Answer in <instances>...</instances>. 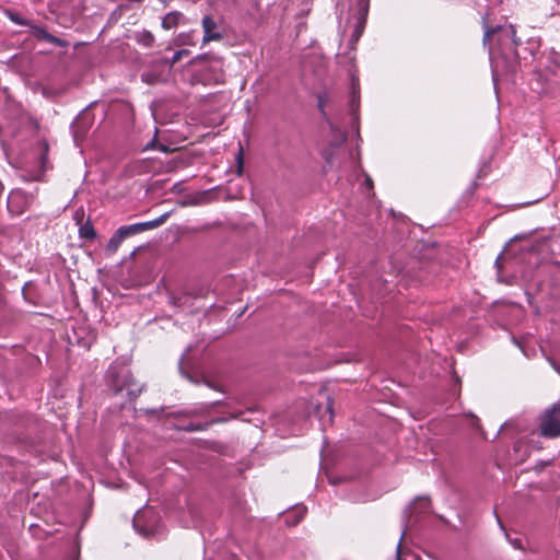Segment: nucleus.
<instances>
[{"mask_svg": "<svg viewBox=\"0 0 560 560\" xmlns=\"http://www.w3.org/2000/svg\"><path fill=\"white\" fill-rule=\"evenodd\" d=\"M492 38L495 39L497 47L490 48L489 58L492 68V79L494 86L501 70L513 72L518 65L517 46L521 40L516 38V30L513 25L487 27L483 35V45L486 46Z\"/></svg>", "mask_w": 560, "mask_h": 560, "instance_id": "nucleus-1", "label": "nucleus"}, {"mask_svg": "<svg viewBox=\"0 0 560 560\" xmlns=\"http://www.w3.org/2000/svg\"><path fill=\"white\" fill-rule=\"evenodd\" d=\"M107 377L114 394L126 397L128 401L135 400L142 392V385L133 380L126 365H110Z\"/></svg>", "mask_w": 560, "mask_h": 560, "instance_id": "nucleus-2", "label": "nucleus"}, {"mask_svg": "<svg viewBox=\"0 0 560 560\" xmlns=\"http://www.w3.org/2000/svg\"><path fill=\"white\" fill-rule=\"evenodd\" d=\"M133 528L143 537H156L162 534L160 518L151 508L138 510L132 520Z\"/></svg>", "mask_w": 560, "mask_h": 560, "instance_id": "nucleus-3", "label": "nucleus"}, {"mask_svg": "<svg viewBox=\"0 0 560 560\" xmlns=\"http://www.w3.org/2000/svg\"><path fill=\"white\" fill-rule=\"evenodd\" d=\"M540 434L545 438L560 436V404L546 409L540 419Z\"/></svg>", "mask_w": 560, "mask_h": 560, "instance_id": "nucleus-4", "label": "nucleus"}, {"mask_svg": "<svg viewBox=\"0 0 560 560\" xmlns=\"http://www.w3.org/2000/svg\"><path fill=\"white\" fill-rule=\"evenodd\" d=\"M202 30V44H207L213 40H221L223 38V33L220 31L218 23L210 15L203 16Z\"/></svg>", "mask_w": 560, "mask_h": 560, "instance_id": "nucleus-5", "label": "nucleus"}, {"mask_svg": "<svg viewBox=\"0 0 560 560\" xmlns=\"http://www.w3.org/2000/svg\"><path fill=\"white\" fill-rule=\"evenodd\" d=\"M194 296L186 291L173 292L168 296V303L179 310L190 307L192 305Z\"/></svg>", "mask_w": 560, "mask_h": 560, "instance_id": "nucleus-6", "label": "nucleus"}, {"mask_svg": "<svg viewBox=\"0 0 560 560\" xmlns=\"http://www.w3.org/2000/svg\"><path fill=\"white\" fill-rule=\"evenodd\" d=\"M369 2H370V0H357V4L359 8V22H358V25L355 26L353 34H352L353 42H357L363 32L365 19H366L368 11H369Z\"/></svg>", "mask_w": 560, "mask_h": 560, "instance_id": "nucleus-7", "label": "nucleus"}, {"mask_svg": "<svg viewBox=\"0 0 560 560\" xmlns=\"http://www.w3.org/2000/svg\"><path fill=\"white\" fill-rule=\"evenodd\" d=\"M31 30L34 37H36L39 40H45L59 47H65L67 45L65 40L48 33L45 28L40 26L31 25Z\"/></svg>", "mask_w": 560, "mask_h": 560, "instance_id": "nucleus-8", "label": "nucleus"}, {"mask_svg": "<svg viewBox=\"0 0 560 560\" xmlns=\"http://www.w3.org/2000/svg\"><path fill=\"white\" fill-rule=\"evenodd\" d=\"M306 508L304 505H295L284 515V522L288 526H296L305 516Z\"/></svg>", "mask_w": 560, "mask_h": 560, "instance_id": "nucleus-9", "label": "nucleus"}, {"mask_svg": "<svg viewBox=\"0 0 560 560\" xmlns=\"http://www.w3.org/2000/svg\"><path fill=\"white\" fill-rule=\"evenodd\" d=\"M359 100H360L359 81L354 75H352L351 77L350 107H351L352 119L354 121L358 120L357 109L359 106Z\"/></svg>", "mask_w": 560, "mask_h": 560, "instance_id": "nucleus-10", "label": "nucleus"}, {"mask_svg": "<svg viewBox=\"0 0 560 560\" xmlns=\"http://www.w3.org/2000/svg\"><path fill=\"white\" fill-rule=\"evenodd\" d=\"M334 422L332 401L328 398L325 410L319 415V424L323 430L330 427Z\"/></svg>", "mask_w": 560, "mask_h": 560, "instance_id": "nucleus-11", "label": "nucleus"}, {"mask_svg": "<svg viewBox=\"0 0 560 560\" xmlns=\"http://www.w3.org/2000/svg\"><path fill=\"white\" fill-rule=\"evenodd\" d=\"M168 217L170 212H165L154 220L138 222L140 233L161 226L167 220Z\"/></svg>", "mask_w": 560, "mask_h": 560, "instance_id": "nucleus-12", "label": "nucleus"}, {"mask_svg": "<svg viewBox=\"0 0 560 560\" xmlns=\"http://www.w3.org/2000/svg\"><path fill=\"white\" fill-rule=\"evenodd\" d=\"M183 18L184 15L180 12H168L162 20V27L165 30H172L179 24Z\"/></svg>", "mask_w": 560, "mask_h": 560, "instance_id": "nucleus-13", "label": "nucleus"}, {"mask_svg": "<svg viewBox=\"0 0 560 560\" xmlns=\"http://www.w3.org/2000/svg\"><path fill=\"white\" fill-rule=\"evenodd\" d=\"M125 240V237L122 236V234L120 233L119 230H117L113 235L112 237L109 238L108 243H107V246H106V249L110 253V254H114L117 252V249L119 248L120 244L122 243V241Z\"/></svg>", "mask_w": 560, "mask_h": 560, "instance_id": "nucleus-14", "label": "nucleus"}, {"mask_svg": "<svg viewBox=\"0 0 560 560\" xmlns=\"http://www.w3.org/2000/svg\"><path fill=\"white\" fill-rule=\"evenodd\" d=\"M79 235L81 238L92 241L96 237V232L94 226L90 222H86L79 228Z\"/></svg>", "mask_w": 560, "mask_h": 560, "instance_id": "nucleus-15", "label": "nucleus"}, {"mask_svg": "<svg viewBox=\"0 0 560 560\" xmlns=\"http://www.w3.org/2000/svg\"><path fill=\"white\" fill-rule=\"evenodd\" d=\"M5 16L11 21L13 22L14 24H18V25H22V26H31L32 24L26 20L24 19L20 13H18L16 11H12V10H7L5 11Z\"/></svg>", "mask_w": 560, "mask_h": 560, "instance_id": "nucleus-16", "label": "nucleus"}, {"mask_svg": "<svg viewBox=\"0 0 560 560\" xmlns=\"http://www.w3.org/2000/svg\"><path fill=\"white\" fill-rule=\"evenodd\" d=\"M137 42L144 47H151L154 43V36L149 31H142L137 34Z\"/></svg>", "mask_w": 560, "mask_h": 560, "instance_id": "nucleus-17", "label": "nucleus"}, {"mask_svg": "<svg viewBox=\"0 0 560 560\" xmlns=\"http://www.w3.org/2000/svg\"><path fill=\"white\" fill-rule=\"evenodd\" d=\"M118 230L120 231V233L122 234V236L125 238L140 233L138 223H133L130 225H122Z\"/></svg>", "mask_w": 560, "mask_h": 560, "instance_id": "nucleus-18", "label": "nucleus"}, {"mask_svg": "<svg viewBox=\"0 0 560 560\" xmlns=\"http://www.w3.org/2000/svg\"><path fill=\"white\" fill-rule=\"evenodd\" d=\"M175 43L176 45H194V32L180 33Z\"/></svg>", "mask_w": 560, "mask_h": 560, "instance_id": "nucleus-19", "label": "nucleus"}, {"mask_svg": "<svg viewBox=\"0 0 560 560\" xmlns=\"http://www.w3.org/2000/svg\"><path fill=\"white\" fill-rule=\"evenodd\" d=\"M331 131L334 132V137H335L332 145H336V147L341 145L347 139L346 133L332 126H331Z\"/></svg>", "mask_w": 560, "mask_h": 560, "instance_id": "nucleus-20", "label": "nucleus"}, {"mask_svg": "<svg viewBox=\"0 0 560 560\" xmlns=\"http://www.w3.org/2000/svg\"><path fill=\"white\" fill-rule=\"evenodd\" d=\"M21 198L20 192H11L8 198V208L11 212H20L14 209L15 202Z\"/></svg>", "mask_w": 560, "mask_h": 560, "instance_id": "nucleus-21", "label": "nucleus"}, {"mask_svg": "<svg viewBox=\"0 0 560 560\" xmlns=\"http://www.w3.org/2000/svg\"><path fill=\"white\" fill-rule=\"evenodd\" d=\"M188 54H189V50H187V49H179V50L175 51L172 57L171 63L174 65V63L178 62L184 56H187Z\"/></svg>", "mask_w": 560, "mask_h": 560, "instance_id": "nucleus-22", "label": "nucleus"}, {"mask_svg": "<svg viewBox=\"0 0 560 560\" xmlns=\"http://www.w3.org/2000/svg\"><path fill=\"white\" fill-rule=\"evenodd\" d=\"M397 560H421L415 553H407L404 559L400 558V542L397 545Z\"/></svg>", "mask_w": 560, "mask_h": 560, "instance_id": "nucleus-23", "label": "nucleus"}, {"mask_svg": "<svg viewBox=\"0 0 560 560\" xmlns=\"http://www.w3.org/2000/svg\"><path fill=\"white\" fill-rule=\"evenodd\" d=\"M324 106H325V97L323 95H319L318 96V107H319L322 114L325 116Z\"/></svg>", "mask_w": 560, "mask_h": 560, "instance_id": "nucleus-24", "label": "nucleus"}, {"mask_svg": "<svg viewBox=\"0 0 560 560\" xmlns=\"http://www.w3.org/2000/svg\"><path fill=\"white\" fill-rule=\"evenodd\" d=\"M323 156L325 159V161L331 165L332 164V158H331V153L329 151H324L323 152Z\"/></svg>", "mask_w": 560, "mask_h": 560, "instance_id": "nucleus-25", "label": "nucleus"}, {"mask_svg": "<svg viewBox=\"0 0 560 560\" xmlns=\"http://www.w3.org/2000/svg\"><path fill=\"white\" fill-rule=\"evenodd\" d=\"M190 351V347H187L186 351L183 353L182 358H180V361H179V364L182 365L186 355L188 354V352Z\"/></svg>", "mask_w": 560, "mask_h": 560, "instance_id": "nucleus-26", "label": "nucleus"}, {"mask_svg": "<svg viewBox=\"0 0 560 560\" xmlns=\"http://www.w3.org/2000/svg\"><path fill=\"white\" fill-rule=\"evenodd\" d=\"M365 185L369 189H371L373 187V182L370 177L365 178Z\"/></svg>", "mask_w": 560, "mask_h": 560, "instance_id": "nucleus-27", "label": "nucleus"}, {"mask_svg": "<svg viewBox=\"0 0 560 560\" xmlns=\"http://www.w3.org/2000/svg\"><path fill=\"white\" fill-rule=\"evenodd\" d=\"M202 429H205V427H202V425H196V427H190V428H188L187 430H189V431H194V430H202Z\"/></svg>", "mask_w": 560, "mask_h": 560, "instance_id": "nucleus-28", "label": "nucleus"}, {"mask_svg": "<svg viewBox=\"0 0 560 560\" xmlns=\"http://www.w3.org/2000/svg\"><path fill=\"white\" fill-rule=\"evenodd\" d=\"M152 148H154V141H151L150 143H148L145 145V150H149V149H152Z\"/></svg>", "mask_w": 560, "mask_h": 560, "instance_id": "nucleus-29", "label": "nucleus"}, {"mask_svg": "<svg viewBox=\"0 0 560 560\" xmlns=\"http://www.w3.org/2000/svg\"><path fill=\"white\" fill-rule=\"evenodd\" d=\"M159 149H160V151H162V152H166V151H167L166 147H165V145H163V144H161Z\"/></svg>", "mask_w": 560, "mask_h": 560, "instance_id": "nucleus-30", "label": "nucleus"}, {"mask_svg": "<svg viewBox=\"0 0 560 560\" xmlns=\"http://www.w3.org/2000/svg\"><path fill=\"white\" fill-rule=\"evenodd\" d=\"M512 544H513V546H514L515 548H520V544H518V541H517V540L513 541Z\"/></svg>", "mask_w": 560, "mask_h": 560, "instance_id": "nucleus-31", "label": "nucleus"}, {"mask_svg": "<svg viewBox=\"0 0 560 560\" xmlns=\"http://www.w3.org/2000/svg\"><path fill=\"white\" fill-rule=\"evenodd\" d=\"M472 419H474V423H475V424H477V422H478V418L472 417Z\"/></svg>", "mask_w": 560, "mask_h": 560, "instance_id": "nucleus-32", "label": "nucleus"}, {"mask_svg": "<svg viewBox=\"0 0 560 560\" xmlns=\"http://www.w3.org/2000/svg\"><path fill=\"white\" fill-rule=\"evenodd\" d=\"M205 383L207 384V386L212 387V385L209 382L205 381Z\"/></svg>", "mask_w": 560, "mask_h": 560, "instance_id": "nucleus-33", "label": "nucleus"}, {"mask_svg": "<svg viewBox=\"0 0 560 560\" xmlns=\"http://www.w3.org/2000/svg\"><path fill=\"white\" fill-rule=\"evenodd\" d=\"M401 536H405V533H401ZM400 539H402V537H400ZM401 544V540L398 541V544Z\"/></svg>", "mask_w": 560, "mask_h": 560, "instance_id": "nucleus-34", "label": "nucleus"}, {"mask_svg": "<svg viewBox=\"0 0 560 560\" xmlns=\"http://www.w3.org/2000/svg\"><path fill=\"white\" fill-rule=\"evenodd\" d=\"M163 2H165L166 0H162Z\"/></svg>", "mask_w": 560, "mask_h": 560, "instance_id": "nucleus-35", "label": "nucleus"}]
</instances>
